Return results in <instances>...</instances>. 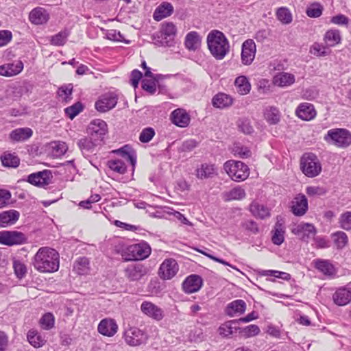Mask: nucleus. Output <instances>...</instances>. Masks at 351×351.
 I'll list each match as a JSON object with an SVG mask.
<instances>
[{
  "instance_id": "nucleus-1",
  "label": "nucleus",
  "mask_w": 351,
  "mask_h": 351,
  "mask_svg": "<svg viewBox=\"0 0 351 351\" xmlns=\"http://www.w3.org/2000/svg\"><path fill=\"white\" fill-rule=\"evenodd\" d=\"M32 264L40 272H55L59 269V254L53 248L42 247L34 255Z\"/></svg>"
},
{
  "instance_id": "nucleus-2",
  "label": "nucleus",
  "mask_w": 351,
  "mask_h": 351,
  "mask_svg": "<svg viewBox=\"0 0 351 351\" xmlns=\"http://www.w3.org/2000/svg\"><path fill=\"white\" fill-rule=\"evenodd\" d=\"M207 45L210 53L217 60L223 59L230 51L227 38L218 30H213L208 34Z\"/></svg>"
},
{
  "instance_id": "nucleus-3",
  "label": "nucleus",
  "mask_w": 351,
  "mask_h": 351,
  "mask_svg": "<svg viewBox=\"0 0 351 351\" xmlns=\"http://www.w3.org/2000/svg\"><path fill=\"white\" fill-rule=\"evenodd\" d=\"M302 173L308 178L317 176L322 171V165L316 155L312 153L303 154L300 159Z\"/></svg>"
},
{
  "instance_id": "nucleus-4",
  "label": "nucleus",
  "mask_w": 351,
  "mask_h": 351,
  "mask_svg": "<svg viewBox=\"0 0 351 351\" xmlns=\"http://www.w3.org/2000/svg\"><path fill=\"white\" fill-rule=\"evenodd\" d=\"M226 172L236 182L245 180L249 176V168L241 161L228 160L223 165Z\"/></svg>"
},
{
  "instance_id": "nucleus-5",
  "label": "nucleus",
  "mask_w": 351,
  "mask_h": 351,
  "mask_svg": "<svg viewBox=\"0 0 351 351\" xmlns=\"http://www.w3.org/2000/svg\"><path fill=\"white\" fill-rule=\"evenodd\" d=\"M123 338L127 345L131 347H138L144 345L148 340V335L144 330L138 327L132 326L126 328Z\"/></svg>"
},
{
  "instance_id": "nucleus-6",
  "label": "nucleus",
  "mask_w": 351,
  "mask_h": 351,
  "mask_svg": "<svg viewBox=\"0 0 351 351\" xmlns=\"http://www.w3.org/2000/svg\"><path fill=\"white\" fill-rule=\"evenodd\" d=\"M151 254V247L145 242L129 245L124 251L126 261L144 260Z\"/></svg>"
},
{
  "instance_id": "nucleus-7",
  "label": "nucleus",
  "mask_w": 351,
  "mask_h": 351,
  "mask_svg": "<svg viewBox=\"0 0 351 351\" xmlns=\"http://www.w3.org/2000/svg\"><path fill=\"white\" fill-rule=\"evenodd\" d=\"M325 140L339 147L351 144V133L346 129H332L328 131Z\"/></svg>"
},
{
  "instance_id": "nucleus-8",
  "label": "nucleus",
  "mask_w": 351,
  "mask_h": 351,
  "mask_svg": "<svg viewBox=\"0 0 351 351\" xmlns=\"http://www.w3.org/2000/svg\"><path fill=\"white\" fill-rule=\"evenodd\" d=\"M118 101V96L114 92L101 95L95 101V108L99 112H106L114 108Z\"/></svg>"
},
{
  "instance_id": "nucleus-9",
  "label": "nucleus",
  "mask_w": 351,
  "mask_h": 351,
  "mask_svg": "<svg viewBox=\"0 0 351 351\" xmlns=\"http://www.w3.org/2000/svg\"><path fill=\"white\" fill-rule=\"evenodd\" d=\"M27 242V237L21 232L3 230L0 232V243L12 246Z\"/></svg>"
},
{
  "instance_id": "nucleus-10",
  "label": "nucleus",
  "mask_w": 351,
  "mask_h": 351,
  "mask_svg": "<svg viewBox=\"0 0 351 351\" xmlns=\"http://www.w3.org/2000/svg\"><path fill=\"white\" fill-rule=\"evenodd\" d=\"M124 276L130 282L141 280L145 276L149 269L142 263H133L124 269Z\"/></svg>"
},
{
  "instance_id": "nucleus-11",
  "label": "nucleus",
  "mask_w": 351,
  "mask_h": 351,
  "mask_svg": "<svg viewBox=\"0 0 351 351\" xmlns=\"http://www.w3.org/2000/svg\"><path fill=\"white\" fill-rule=\"evenodd\" d=\"M107 131V124L101 119H95L92 121L87 128V132L89 136L98 142L102 141Z\"/></svg>"
},
{
  "instance_id": "nucleus-12",
  "label": "nucleus",
  "mask_w": 351,
  "mask_h": 351,
  "mask_svg": "<svg viewBox=\"0 0 351 351\" xmlns=\"http://www.w3.org/2000/svg\"><path fill=\"white\" fill-rule=\"evenodd\" d=\"M291 232L300 237L302 241L308 242V239L315 236L317 229L313 223L301 222L295 225Z\"/></svg>"
},
{
  "instance_id": "nucleus-13",
  "label": "nucleus",
  "mask_w": 351,
  "mask_h": 351,
  "mask_svg": "<svg viewBox=\"0 0 351 351\" xmlns=\"http://www.w3.org/2000/svg\"><path fill=\"white\" fill-rule=\"evenodd\" d=\"M179 266L173 258L165 259L160 266L158 276L161 279L170 280L178 273Z\"/></svg>"
},
{
  "instance_id": "nucleus-14",
  "label": "nucleus",
  "mask_w": 351,
  "mask_h": 351,
  "mask_svg": "<svg viewBox=\"0 0 351 351\" xmlns=\"http://www.w3.org/2000/svg\"><path fill=\"white\" fill-rule=\"evenodd\" d=\"M52 178L53 175L51 171L45 169L29 175L27 181L31 184L38 187H45L51 183Z\"/></svg>"
},
{
  "instance_id": "nucleus-15",
  "label": "nucleus",
  "mask_w": 351,
  "mask_h": 351,
  "mask_svg": "<svg viewBox=\"0 0 351 351\" xmlns=\"http://www.w3.org/2000/svg\"><path fill=\"white\" fill-rule=\"evenodd\" d=\"M256 52V44L252 39L243 42L241 47V58L244 65H250L254 60Z\"/></svg>"
},
{
  "instance_id": "nucleus-16",
  "label": "nucleus",
  "mask_w": 351,
  "mask_h": 351,
  "mask_svg": "<svg viewBox=\"0 0 351 351\" xmlns=\"http://www.w3.org/2000/svg\"><path fill=\"white\" fill-rule=\"evenodd\" d=\"M177 29L172 22L164 23L160 29V43L162 45L171 46L176 35Z\"/></svg>"
},
{
  "instance_id": "nucleus-17",
  "label": "nucleus",
  "mask_w": 351,
  "mask_h": 351,
  "mask_svg": "<svg viewBox=\"0 0 351 351\" xmlns=\"http://www.w3.org/2000/svg\"><path fill=\"white\" fill-rule=\"evenodd\" d=\"M195 175L199 180L210 179L218 175V169L215 164L202 163L195 169Z\"/></svg>"
},
{
  "instance_id": "nucleus-18",
  "label": "nucleus",
  "mask_w": 351,
  "mask_h": 351,
  "mask_svg": "<svg viewBox=\"0 0 351 351\" xmlns=\"http://www.w3.org/2000/svg\"><path fill=\"white\" fill-rule=\"evenodd\" d=\"M141 311L147 317L156 320L160 321L165 316L164 311L155 304L144 301L141 305Z\"/></svg>"
},
{
  "instance_id": "nucleus-19",
  "label": "nucleus",
  "mask_w": 351,
  "mask_h": 351,
  "mask_svg": "<svg viewBox=\"0 0 351 351\" xmlns=\"http://www.w3.org/2000/svg\"><path fill=\"white\" fill-rule=\"evenodd\" d=\"M308 210V201L303 194L297 195L291 202V211L295 216L304 215Z\"/></svg>"
},
{
  "instance_id": "nucleus-20",
  "label": "nucleus",
  "mask_w": 351,
  "mask_h": 351,
  "mask_svg": "<svg viewBox=\"0 0 351 351\" xmlns=\"http://www.w3.org/2000/svg\"><path fill=\"white\" fill-rule=\"evenodd\" d=\"M202 286V279L198 275H191L182 283V288L185 293H192L197 292Z\"/></svg>"
},
{
  "instance_id": "nucleus-21",
  "label": "nucleus",
  "mask_w": 351,
  "mask_h": 351,
  "mask_svg": "<svg viewBox=\"0 0 351 351\" xmlns=\"http://www.w3.org/2000/svg\"><path fill=\"white\" fill-rule=\"evenodd\" d=\"M23 69V63L21 60L4 64L0 66V75L12 77L20 73Z\"/></svg>"
},
{
  "instance_id": "nucleus-22",
  "label": "nucleus",
  "mask_w": 351,
  "mask_h": 351,
  "mask_svg": "<svg viewBox=\"0 0 351 351\" xmlns=\"http://www.w3.org/2000/svg\"><path fill=\"white\" fill-rule=\"evenodd\" d=\"M98 332L107 337L114 336L118 330V326L112 319H102L97 327Z\"/></svg>"
},
{
  "instance_id": "nucleus-23",
  "label": "nucleus",
  "mask_w": 351,
  "mask_h": 351,
  "mask_svg": "<svg viewBox=\"0 0 351 351\" xmlns=\"http://www.w3.org/2000/svg\"><path fill=\"white\" fill-rule=\"evenodd\" d=\"M171 120L173 124L180 128H185L190 123V116L182 108L174 110L171 114Z\"/></svg>"
},
{
  "instance_id": "nucleus-24",
  "label": "nucleus",
  "mask_w": 351,
  "mask_h": 351,
  "mask_svg": "<svg viewBox=\"0 0 351 351\" xmlns=\"http://www.w3.org/2000/svg\"><path fill=\"white\" fill-rule=\"evenodd\" d=\"M335 304L345 306L351 302V289L345 287L338 289L332 295Z\"/></svg>"
},
{
  "instance_id": "nucleus-25",
  "label": "nucleus",
  "mask_w": 351,
  "mask_h": 351,
  "mask_svg": "<svg viewBox=\"0 0 351 351\" xmlns=\"http://www.w3.org/2000/svg\"><path fill=\"white\" fill-rule=\"evenodd\" d=\"M29 18L32 23L42 25L48 21L49 16L45 9L38 7L30 12Z\"/></svg>"
},
{
  "instance_id": "nucleus-26",
  "label": "nucleus",
  "mask_w": 351,
  "mask_h": 351,
  "mask_svg": "<svg viewBox=\"0 0 351 351\" xmlns=\"http://www.w3.org/2000/svg\"><path fill=\"white\" fill-rule=\"evenodd\" d=\"M296 114L301 119L310 121L315 117L316 112L311 104L302 103L297 108Z\"/></svg>"
},
{
  "instance_id": "nucleus-27",
  "label": "nucleus",
  "mask_w": 351,
  "mask_h": 351,
  "mask_svg": "<svg viewBox=\"0 0 351 351\" xmlns=\"http://www.w3.org/2000/svg\"><path fill=\"white\" fill-rule=\"evenodd\" d=\"M20 214L16 210H9L0 213V226L5 228L14 224L19 218Z\"/></svg>"
},
{
  "instance_id": "nucleus-28",
  "label": "nucleus",
  "mask_w": 351,
  "mask_h": 351,
  "mask_svg": "<svg viewBox=\"0 0 351 351\" xmlns=\"http://www.w3.org/2000/svg\"><path fill=\"white\" fill-rule=\"evenodd\" d=\"M98 141H95V139L92 138V137L84 136L80 138L77 141V145L80 149L83 155H88L94 152L96 145L98 144Z\"/></svg>"
},
{
  "instance_id": "nucleus-29",
  "label": "nucleus",
  "mask_w": 351,
  "mask_h": 351,
  "mask_svg": "<svg viewBox=\"0 0 351 351\" xmlns=\"http://www.w3.org/2000/svg\"><path fill=\"white\" fill-rule=\"evenodd\" d=\"M246 308V303L243 300H236L229 303L226 307V314L230 317L243 314Z\"/></svg>"
},
{
  "instance_id": "nucleus-30",
  "label": "nucleus",
  "mask_w": 351,
  "mask_h": 351,
  "mask_svg": "<svg viewBox=\"0 0 351 351\" xmlns=\"http://www.w3.org/2000/svg\"><path fill=\"white\" fill-rule=\"evenodd\" d=\"M295 81L293 74L282 72L276 74L273 78V83L280 87L289 86Z\"/></svg>"
},
{
  "instance_id": "nucleus-31",
  "label": "nucleus",
  "mask_w": 351,
  "mask_h": 351,
  "mask_svg": "<svg viewBox=\"0 0 351 351\" xmlns=\"http://www.w3.org/2000/svg\"><path fill=\"white\" fill-rule=\"evenodd\" d=\"M173 12V5L168 2H163L155 10L153 17L154 20L160 21L164 18L170 16Z\"/></svg>"
},
{
  "instance_id": "nucleus-32",
  "label": "nucleus",
  "mask_w": 351,
  "mask_h": 351,
  "mask_svg": "<svg viewBox=\"0 0 351 351\" xmlns=\"http://www.w3.org/2000/svg\"><path fill=\"white\" fill-rule=\"evenodd\" d=\"M33 134L32 129L29 128H20L12 130L10 133V138L14 142L25 141Z\"/></svg>"
},
{
  "instance_id": "nucleus-33",
  "label": "nucleus",
  "mask_w": 351,
  "mask_h": 351,
  "mask_svg": "<svg viewBox=\"0 0 351 351\" xmlns=\"http://www.w3.org/2000/svg\"><path fill=\"white\" fill-rule=\"evenodd\" d=\"M232 103L233 99L231 96L223 93L217 94L212 99L213 106L221 109L230 107Z\"/></svg>"
},
{
  "instance_id": "nucleus-34",
  "label": "nucleus",
  "mask_w": 351,
  "mask_h": 351,
  "mask_svg": "<svg viewBox=\"0 0 351 351\" xmlns=\"http://www.w3.org/2000/svg\"><path fill=\"white\" fill-rule=\"evenodd\" d=\"M315 267L323 274L332 276L335 274L333 265L328 260L317 259L314 261Z\"/></svg>"
},
{
  "instance_id": "nucleus-35",
  "label": "nucleus",
  "mask_w": 351,
  "mask_h": 351,
  "mask_svg": "<svg viewBox=\"0 0 351 351\" xmlns=\"http://www.w3.org/2000/svg\"><path fill=\"white\" fill-rule=\"evenodd\" d=\"M271 241L275 245H280L285 240V228L283 223L278 220L272 231Z\"/></svg>"
},
{
  "instance_id": "nucleus-36",
  "label": "nucleus",
  "mask_w": 351,
  "mask_h": 351,
  "mask_svg": "<svg viewBox=\"0 0 351 351\" xmlns=\"http://www.w3.org/2000/svg\"><path fill=\"white\" fill-rule=\"evenodd\" d=\"M201 38L196 32H190L185 38V47L191 51L196 50L200 45Z\"/></svg>"
},
{
  "instance_id": "nucleus-37",
  "label": "nucleus",
  "mask_w": 351,
  "mask_h": 351,
  "mask_svg": "<svg viewBox=\"0 0 351 351\" xmlns=\"http://www.w3.org/2000/svg\"><path fill=\"white\" fill-rule=\"evenodd\" d=\"M250 210L254 217L260 219H265L270 215L269 209L257 202H253L250 204Z\"/></svg>"
},
{
  "instance_id": "nucleus-38",
  "label": "nucleus",
  "mask_w": 351,
  "mask_h": 351,
  "mask_svg": "<svg viewBox=\"0 0 351 351\" xmlns=\"http://www.w3.org/2000/svg\"><path fill=\"white\" fill-rule=\"evenodd\" d=\"M238 324L237 319L231 320L223 324L219 328V333L224 337H230L233 333L236 332L239 328L237 324Z\"/></svg>"
},
{
  "instance_id": "nucleus-39",
  "label": "nucleus",
  "mask_w": 351,
  "mask_h": 351,
  "mask_svg": "<svg viewBox=\"0 0 351 351\" xmlns=\"http://www.w3.org/2000/svg\"><path fill=\"white\" fill-rule=\"evenodd\" d=\"M234 84L237 92L241 95H247L251 90V84L248 79L244 75L237 77L234 81Z\"/></svg>"
},
{
  "instance_id": "nucleus-40",
  "label": "nucleus",
  "mask_w": 351,
  "mask_h": 351,
  "mask_svg": "<svg viewBox=\"0 0 351 351\" xmlns=\"http://www.w3.org/2000/svg\"><path fill=\"white\" fill-rule=\"evenodd\" d=\"M27 338L29 343L36 348L43 346L46 342L45 339L34 329L28 331Z\"/></svg>"
},
{
  "instance_id": "nucleus-41",
  "label": "nucleus",
  "mask_w": 351,
  "mask_h": 351,
  "mask_svg": "<svg viewBox=\"0 0 351 351\" xmlns=\"http://www.w3.org/2000/svg\"><path fill=\"white\" fill-rule=\"evenodd\" d=\"M245 192L243 189L237 186L230 191L223 193V198L225 201L240 200L244 198Z\"/></svg>"
},
{
  "instance_id": "nucleus-42",
  "label": "nucleus",
  "mask_w": 351,
  "mask_h": 351,
  "mask_svg": "<svg viewBox=\"0 0 351 351\" xmlns=\"http://www.w3.org/2000/svg\"><path fill=\"white\" fill-rule=\"evenodd\" d=\"M264 116L267 121L269 124H277L280 120V113L276 107L271 106L265 111Z\"/></svg>"
},
{
  "instance_id": "nucleus-43",
  "label": "nucleus",
  "mask_w": 351,
  "mask_h": 351,
  "mask_svg": "<svg viewBox=\"0 0 351 351\" xmlns=\"http://www.w3.org/2000/svg\"><path fill=\"white\" fill-rule=\"evenodd\" d=\"M1 161L4 167H16L19 166L20 160L15 154L5 152L1 156Z\"/></svg>"
},
{
  "instance_id": "nucleus-44",
  "label": "nucleus",
  "mask_w": 351,
  "mask_h": 351,
  "mask_svg": "<svg viewBox=\"0 0 351 351\" xmlns=\"http://www.w3.org/2000/svg\"><path fill=\"white\" fill-rule=\"evenodd\" d=\"M114 152L119 154L125 160L130 162L132 166L135 165L136 158L134 156V152L129 145H125L121 149L114 151Z\"/></svg>"
},
{
  "instance_id": "nucleus-45",
  "label": "nucleus",
  "mask_w": 351,
  "mask_h": 351,
  "mask_svg": "<svg viewBox=\"0 0 351 351\" xmlns=\"http://www.w3.org/2000/svg\"><path fill=\"white\" fill-rule=\"evenodd\" d=\"M74 270L80 275H84L89 271V261L86 257L79 258L75 263Z\"/></svg>"
},
{
  "instance_id": "nucleus-46",
  "label": "nucleus",
  "mask_w": 351,
  "mask_h": 351,
  "mask_svg": "<svg viewBox=\"0 0 351 351\" xmlns=\"http://www.w3.org/2000/svg\"><path fill=\"white\" fill-rule=\"evenodd\" d=\"M324 40L328 46L333 47L340 43V33L338 30L335 29L328 30L325 34Z\"/></svg>"
},
{
  "instance_id": "nucleus-47",
  "label": "nucleus",
  "mask_w": 351,
  "mask_h": 351,
  "mask_svg": "<svg viewBox=\"0 0 351 351\" xmlns=\"http://www.w3.org/2000/svg\"><path fill=\"white\" fill-rule=\"evenodd\" d=\"M237 125L239 130L245 134H250L254 132L251 122L247 118H239L237 121Z\"/></svg>"
},
{
  "instance_id": "nucleus-48",
  "label": "nucleus",
  "mask_w": 351,
  "mask_h": 351,
  "mask_svg": "<svg viewBox=\"0 0 351 351\" xmlns=\"http://www.w3.org/2000/svg\"><path fill=\"white\" fill-rule=\"evenodd\" d=\"M276 17L283 24H289L292 21L291 13L285 7L280 8L277 10Z\"/></svg>"
},
{
  "instance_id": "nucleus-49",
  "label": "nucleus",
  "mask_w": 351,
  "mask_h": 351,
  "mask_svg": "<svg viewBox=\"0 0 351 351\" xmlns=\"http://www.w3.org/2000/svg\"><path fill=\"white\" fill-rule=\"evenodd\" d=\"M108 165L111 170L120 174L125 173L127 169L125 162L120 159L109 160Z\"/></svg>"
},
{
  "instance_id": "nucleus-50",
  "label": "nucleus",
  "mask_w": 351,
  "mask_h": 351,
  "mask_svg": "<svg viewBox=\"0 0 351 351\" xmlns=\"http://www.w3.org/2000/svg\"><path fill=\"white\" fill-rule=\"evenodd\" d=\"M334 243L338 249L343 248L348 243V237L342 231H338L332 234Z\"/></svg>"
},
{
  "instance_id": "nucleus-51",
  "label": "nucleus",
  "mask_w": 351,
  "mask_h": 351,
  "mask_svg": "<svg viewBox=\"0 0 351 351\" xmlns=\"http://www.w3.org/2000/svg\"><path fill=\"white\" fill-rule=\"evenodd\" d=\"M73 93V85L69 84L64 86H62L58 88V94L60 97L65 102H68L71 99V95Z\"/></svg>"
},
{
  "instance_id": "nucleus-52",
  "label": "nucleus",
  "mask_w": 351,
  "mask_h": 351,
  "mask_svg": "<svg viewBox=\"0 0 351 351\" xmlns=\"http://www.w3.org/2000/svg\"><path fill=\"white\" fill-rule=\"evenodd\" d=\"M323 7L319 3H313L306 9V14L311 18H317L322 14Z\"/></svg>"
},
{
  "instance_id": "nucleus-53",
  "label": "nucleus",
  "mask_w": 351,
  "mask_h": 351,
  "mask_svg": "<svg viewBox=\"0 0 351 351\" xmlns=\"http://www.w3.org/2000/svg\"><path fill=\"white\" fill-rule=\"evenodd\" d=\"M83 105L81 102H76L73 105L64 109L66 115L71 119H73L80 112L83 110Z\"/></svg>"
},
{
  "instance_id": "nucleus-54",
  "label": "nucleus",
  "mask_w": 351,
  "mask_h": 351,
  "mask_svg": "<svg viewBox=\"0 0 351 351\" xmlns=\"http://www.w3.org/2000/svg\"><path fill=\"white\" fill-rule=\"evenodd\" d=\"M68 36V31H61L57 34L51 36V44L56 46H62L66 43Z\"/></svg>"
},
{
  "instance_id": "nucleus-55",
  "label": "nucleus",
  "mask_w": 351,
  "mask_h": 351,
  "mask_svg": "<svg viewBox=\"0 0 351 351\" xmlns=\"http://www.w3.org/2000/svg\"><path fill=\"white\" fill-rule=\"evenodd\" d=\"M339 226L345 230H351V211L342 213L339 218Z\"/></svg>"
},
{
  "instance_id": "nucleus-56",
  "label": "nucleus",
  "mask_w": 351,
  "mask_h": 351,
  "mask_svg": "<svg viewBox=\"0 0 351 351\" xmlns=\"http://www.w3.org/2000/svg\"><path fill=\"white\" fill-rule=\"evenodd\" d=\"M41 327L45 330H50L54 326L55 319L53 315L50 313L45 314L40 320Z\"/></svg>"
},
{
  "instance_id": "nucleus-57",
  "label": "nucleus",
  "mask_w": 351,
  "mask_h": 351,
  "mask_svg": "<svg viewBox=\"0 0 351 351\" xmlns=\"http://www.w3.org/2000/svg\"><path fill=\"white\" fill-rule=\"evenodd\" d=\"M158 81L144 79L142 81V88L149 94L154 95L156 91V83H158Z\"/></svg>"
},
{
  "instance_id": "nucleus-58",
  "label": "nucleus",
  "mask_w": 351,
  "mask_h": 351,
  "mask_svg": "<svg viewBox=\"0 0 351 351\" xmlns=\"http://www.w3.org/2000/svg\"><path fill=\"white\" fill-rule=\"evenodd\" d=\"M155 135V131L152 128H146L142 130L139 136V140L142 143L149 142Z\"/></svg>"
},
{
  "instance_id": "nucleus-59",
  "label": "nucleus",
  "mask_w": 351,
  "mask_h": 351,
  "mask_svg": "<svg viewBox=\"0 0 351 351\" xmlns=\"http://www.w3.org/2000/svg\"><path fill=\"white\" fill-rule=\"evenodd\" d=\"M310 52L314 56L322 57L328 55L326 48L317 43H315L310 49Z\"/></svg>"
},
{
  "instance_id": "nucleus-60",
  "label": "nucleus",
  "mask_w": 351,
  "mask_h": 351,
  "mask_svg": "<svg viewBox=\"0 0 351 351\" xmlns=\"http://www.w3.org/2000/svg\"><path fill=\"white\" fill-rule=\"evenodd\" d=\"M13 267L16 276L22 278L27 273V268L25 264L19 261H14Z\"/></svg>"
},
{
  "instance_id": "nucleus-61",
  "label": "nucleus",
  "mask_w": 351,
  "mask_h": 351,
  "mask_svg": "<svg viewBox=\"0 0 351 351\" xmlns=\"http://www.w3.org/2000/svg\"><path fill=\"white\" fill-rule=\"evenodd\" d=\"M306 192L309 196H321L325 195L326 191L323 187L310 186L306 188Z\"/></svg>"
},
{
  "instance_id": "nucleus-62",
  "label": "nucleus",
  "mask_w": 351,
  "mask_h": 351,
  "mask_svg": "<svg viewBox=\"0 0 351 351\" xmlns=\"http://www.w3.org/2000/svg\"><path fill=\"white\" fill-rule=\"evenodd\" d=\"M241 332L246 337L257 335L260 332V329L257 325L251 324L242 329Z\"/></svg>"
},
{
  "instance_id": "nucleus-63",
  "label": "nucleus",
  "mask_w": 351,
  "mask_h": 351,
  "mask_svg": "<svg viewBox=\"0 0 351 351\" xmlns=\"http://www.w3.org/2000/svg\"><path fill=\"white\" fill-rule=\"evenodd\" d=\"M12 38V32L9 30L0 31V47L8 45Z\"/></svg>"
},
{
  "instance_id": "nucleus-64",
  "label": "nucleus",
  "mask_w": 351,
  "mask_h": 351,
  "mask_svg": "<svg viewBox=\"0 0 351 351\" xmlns=\"http://www.w3.org/2000/svg\"><path fill=\"white\" fill-rule=\"evenodd\" d=\"M242 227L253 234H256L259 231L257 223L252 220L245 221L242 223Z\"/></svg>"
}]
</instances>
